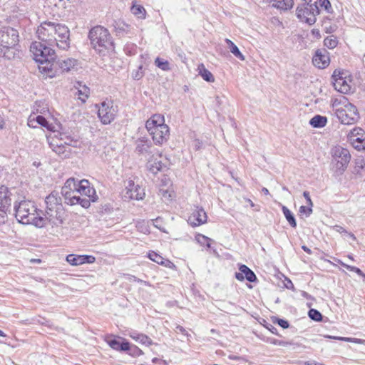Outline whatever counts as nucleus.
Instances as JSON below:
<instances>
[{
    "label": "nucleus",
    "instance_id": "34",
    "mask_svg": "<svg viewBox=\"0 0 365 365\" xmlns=\"http://www.w3.org/2000/svg\"><path fill=\"white\" fill-rule=\"evenodd\" d=\"M130 11L138 19H145L146 18V10L142 5L137 4L135 1L133 2Z\"/></svg>",
    "mask_w": 365,
    "mask_h": 365
},
{
    "label": "nucleus",
    "instance_id": "35",
    "mask_svg": "<svg viewBox=\"0 0 365 365\" xmlns=\"http://www.w3.org/2000/svg\"><path fill=\"white\" fill-rule=\"evenodd\" d=\"M309 123L314 128H323L327 123V118L325 116L317 115L310 120Z\"/></svg>",
    "mask_w": 365,
    "mask_h": 365
},
{
    "label": "nucleus",
    "instance_id": "18",
    "mask_svg": "<svg viewBox=\"0 0 365 365\" xmlns=\"http://www.w3.org/2000/svg\"><path fill=\"white\" fill-rule=\"evenodd\" d=\"M78 66V61L74 58H65L56 61V76L74 71Z\"/></svg>",
    "mask_w": 365,
    "mask_h": 365
},
{
    "label": "nucleus",
    "instance_id": "5",
    "mask_svg": "<svg viewBox=\"0 0 365 365\" xmlns=\"http://www.w3.org/2000/svg\"><path fill=\"white\" fill-rule=\"evenodd\" d=\"M62 195L65 202L70 205H80L83 208H88V200L80 195L79 191L75 185V178H70L62 187Z\"/></svg>",
    "mask_w": 365,
    "mask_h": 365
},
{
    "label": "nucleus",
    "instance_id": "32",
    "mask_svg": "<svg viewBox=\"0 0 365 365\" xmlns=\"http://www.w3.org/2000/svg\"><path fill=\"white\" fill-rule=\"evenodd\" d=\"M272 6L282 10H288L294 5L293 0H267Z\"/></svg>",
    "mask_w": 365,
    "mask_h": 365
},
{
    "label": "nucleus",
    "instance_id": "14",
    "mask_svg": "<svg viewBox=\"0 0 365 365\" xmlns=\"http://www.w3.org/2000/svg\"><path fill=\"white\" fill-rule=\"evenodd\" d=\"M124 197L128 200H142L145 197V189L136 185L133 180H128L126 182Z\"/></svg>",
    "mask_w": 365,
    "mask_h": 365
},
{
    "label": "nucleus",
    "instance_id": "37",
    "mask_svg": "<svg viewBox=\"0 0 365 365\" xmlns=\"http://www.w3.org/2000/svg\"><path fill=\"white\" fill-rule=\"evenodd\" d=\"M225 42L227 43V44L228 45L229 48H230V52L234 55L236 57H237L238 58H240V60L242 61H244L245 60V56L242 55V53L240 51L239 48H237V46L230 39L228 38H226L225 39Z\"/></svg>",
    "mask_w": 365,
    "mask_h": 365
},
{
    "label": "nucleus",
    "instance_id": "16",
    "mask_svg": "<svg viewBox=\"0 0 365 365\" xmlns=\"http://www.w3.org/2000/svg\"><path fill=\"white\" fill-rule=\"evenodd\" d=\"M158 195L165 204L173 202L176 197L173 183L170 181L166 182H163L160 185Z\"/></svg>",
    "mask_w": 365,
    "mask_h": 365
},
{
    "label": "nucleus",
    "instance_id": "8",
    "mask_svg": "<svg viewBox=\"0 0 365 365\" xmlns=\"http://www.w3.org/2000/svg\"><path fill=\"white\" fill-rule=\"evenodd\" d=\"M98 109V117L104 125L112 123L118 113V106L114 105L111 99H106L99 104L96 105Z\"/></svg>",
    "mask_w": 365,
    "mask_h": 365
},
{
    "label": "nucleus",
    "instance_id": "53",
    "mask_svg": "<svg viewBox=\"0 0 365 365\" xmlns=\"http://www.w3.org/2000/svg\"><path fill=\"white\" fill-rule=\"evenodd\" d=\"M307 4H316L317 0H303Z\"/></svg>",
    "mask_w": 365,
    "mask_h": 365
},
{
    "label": "nucleus",
    "instance_id": "2",
    "mask_svg": "<svg viewBox=\"0 0 365 365\" xmlns=\"http://www.w3.org/2000/svg\"><path fill=\"white\" fill-rule=\"evenodd\" d=\"M145 128L154 145L162 146L170 138V128L165 122L163 114L154 113L145 123Z\"/></svg>",
    "mask_w": 365,
    "mask_h": 365
},
{
    "label": "nucleus",
    "instance_id": "6",
    "mask_svg": "<svg viewBox=\"0 0 365 365\" xmlns=\"http://www.w3.org/2000/svg\"><path fill=\"white\" fill-rule=\"evenodd\" d=\"M331 79L336 91L344 94L349 93L351 91L353 78L349 71L336 68L332 73Z\"/></svg>",
    "mask_w": 365,
    "mask_h": 365
},
{
    "label": "nucleus",
    "instance_id": "61",
    "mask_svg": "<svg viewBox=\"0 0 365 365\" xmlns=\"http://www.w3.org/2000/svg\"><path fill=\"white\" fill-rule=\"evenodd\" d=\"M31 262L40 263L41 261L39 259H31Z\"/></svg>",
    "mask_w": 365,
    "mask_h": 365
},
{
    "label": "nucleus",
    "instance_id": "31",
    "mask_svg": "<svg viewBox=\"0 0 365 365\" xmlns=\"http://www.w3.org/2000/svg\"><path fill=\"white\" fill-rule=\"evenodd\" d=\"M352 173L356 178L365 176V160L364 159L360 158L355 160Z\"/></svg>",
    "mask_w": 365,
    "mask_h": 365
},
{
    "label": "nucleus",
    "instance_id": "23",
    "mask_svg": "<svg viewBox=\"0 0 365 365\" xmlns=\"http://www.w3.org/2000/svg\"><path fill=\"white\" fill-rule=\"evenodd\" d=\"M45 202L46 213L51 217H57L58 214L62 210V205L59 202L58 198L53 195H50L46 197Z\"/></svg>",
    "mask_w": 365,
    "mask_h": 365
},
{
    "label": "nucleus",
    "instance_id": "52",
    "mask_svg": "<svg viewBox=\"0 0 365 365\" xmlns=\"http://www.w3.org/2000/svg\"><path fill=\"white\" fill-rule=\"evenodd\" d=\"M4 120L3 117L0 115V130H1L4 126Z\"/></svg>",
    "mask_w": 365,
    "mask_h": 365
},
{
    "label": "nucleus",
    "instance_id": "54",
    "mask_svg": "<svg viewBox=\"0 0 365 365\" xmlns=\"http://www.w3.org/2000/svg\"><path fill=\"white\" fill-rule=\"evenodd\" d=\"M36 112H37V113H42V114H45V113H46V112H48V108L46 106V107H45V108H43V110H38L37 109V110H36Z\"/></svg>",
    "mask_w": 365,
    "mask_h": 365
},
{
    "label": "nucleus",
    "instance_id": "41",
    "mask_svg": "<svg viewBox=\"0 0 365 365\" xmlns=\"http://www.w3.org/2000/svg\"><path fill=\"white\" fill-rule=\"evenodd\" d=\"M155 64L157 67L163 71H167L170 70L169 62L167 60H164L160 57L155 58Z\"/></svg>",
    "mask_w": 365,
    "mask_h": 365
},
{
    "label": "nucleus",
    "instance_id": "29",
    "mask_svg": "<svg viewBox=\"0 0 365 365\" xmlns=\"http://www.w3.org/2000/svg\"><path fill=\"white\" fill-rule=\"evenodd\" d=\"M240 272L235 274V277L239 281H243L246 279L250 282L256 281L257 277L255 274L246 265L242 264L239 267Z\"/></svg>",
    "mask_w": 365,
    "mask_h": 365
},
{
    "label": "nucleus",
    "instance_id": "10",
    "mask_svg": "<svg viewBox=\"0 0 365 365\" xmlns=\"http://www.w3.org/2000/svg\"><path fill=\"white\" fill-rule=\"evenodd\" d=\"M30 51L36 63L46 59L56 58L55 50L41 41L33 42L30 46Z\"/></svg>",
    "mask_w": 365,
    "mask_h": 365
},
{
    "label": "nucleus",
    "instance_id": "28",
    "mask_svg": "<svg viewBox=\"0 0 365 365\" xmlns=\"http://www.w3.org/2000/svg\"><path fill=\"white\" fill-rule=\"evenodd\" d=\"M11 192L6 185L0 186V210L4 213L11 206Z\"/></svg>",
    "mask_w": 365,
    "mask_h": 365
},
{
    "label": "nucleus",
    "instance_id": "50",
    "mask_svg": "<svg viewBox=\"0 0 365 365\" xmlns=\"http://www.w3.org/2000/svg\"><path fill=\"white\" fill-rule=\"evenodd\" d=\"M138 229L140 232H143L144 234H149L150 233V231H149V227L148 225H138Z\"/></svg>",
    "mask_w": 365,
    "mask_h": 365
},
{
    "label": "nucleus",
    "instance_id": "1",
    "mask_svg": "<svg viewBox=\"0 0 365 365\" xmlns=\"http://www.w3.org/2000/svg\"><path fill=\"white\" fill-rule=\"evenodd\" d=\"M36 34L40 40L51 46L56 45L63 50L69 48L70 31L63 24L44 21L38 27Z\"/></svg>",
    "mask_w": 365,
    "mask_h": 365
},
{
    "label": "nucleus",
    "instance_id": "27",
    "mask_svg": "<svg viewBox=\"0 0 365 365\" xmlns=\"http://www.w3.org/2000/svg\"><path fill=\"white\" fill-rule=\"evenodd\" d=\"M37 125H41L49 131H55V127L52 124L48 123L43 116L40 115L36 116L34 114L30 115L28 119V125L31 128H36Z\"/></svg>",
    "mask_w": 365,
    "mask_h": 365
},
{
    "label": "nucleus",
    "instance_id": "57",
    "mask_svg": "<svg viewBox=\"0 0 365 365\" xmlns=\"http://www.w3.org/2000/svg\"><path fill=\"white\" fill-rule=\"evenodd\" d=\"M307 200V205H308V206H309V207H312V206H313V202H312V200H311V197L308 198V199H307V200Z\"/></svg>",
    "mask_w": 365,
    "mask_h": 365
},
{
    "label": "nucleus",
    "instance_id": "11",
    "mask_svg": "<svg viewBox=\"0 0 365 365\" xmlns=\"http://www.w3.org/2000/svg\"><path fill=\"white\" fill-rule=\"evenodd\" d=\"M36 208L31 201H21L16 210V217L23 224H29L34 220L36 215Z\"/></svg>",
    "mask_w": 365,
    "mask_h": 365
},
{
    "label": "nucleus",
    "instance_id": "13",
    "mask_svg": "<svg viewBox=\"0 0 365 365\" xmlns=\"http://www.w3.org/2000/svg\"><path fill=\"white\" fill-rule=\"evenodd\" d=\"M297 16L302 21L312 25L316 22V15L319 14L316 4H306L298 6Z\"/></svg>",
    "mask_w": 365,
    "mask_h": 365
},
{
    "label": "nucleus",
    "instance_id": "42",
    "mask_svg": "<svg viewBox=\"0 0 365 365\" xmlns=\"http://www.w3.org/2000/svg\"><path fill=\"white\" fill-rule=\"evenodd\" d=\"M146 256L149 259L158 264L163 259V257L161 255L153 250L148 251Z\"/></svg>",
    "mask_w": 365,
    "mask_h": 365
},
{
    "label": "nucleus",
    "instance_id": "51",
    "mask_svg": "<svg viewBox=\"0 0 365 365\" xmlns=\"http://www.w3.org/2000/svg\"><path fill=\"white\" fill-rule=\"evenodd\" d=\"M319 4L321 6H324L326 9L331 6V4L329 0H319Z\"/></svg>",
    "mask_w": 365,
    "mask_h": 365
},
{
    "label": "nucleus",
    "instance_id": "46",
    "mask_svg": "<svg viewBox=\"0 0 365 365\" xmlns=\"http://www.w3.org/2000/svg\"><path fill=\"white\" fill-rule=\"evenodd\" d=\"M160 265H162L165 267L169 268L173 270H177L176 265L173 262H171L170 259H165L164 257H163V259L160 262Z\"/></svg>",
    "mask_w": 365,
    "mask_h": 365
},
{
    "label": "nucleus",
    "instance_id": "19",
    "mask_svg": "<svg viewBox=\"0 0 365 365\" xmlns=\"http://www.w3.org/2000/svg\"><path fill=\"white\" fill-rule=\"evenodd\" d=\"M207 221V215L205 210L201 207H195L192 210L187 217V222L192 227H198Z\"/></svg>",
    "mask_w": 365,
    "mask_h": 365
},
{
    "label": "nucleus",
    "instance_id": "15",
    "mask_svg": "<svg viewBox=\"0 0 365 365\" xmlns=\"http://www.w3.org/2000/svg\"><path fill=\"white\" fill-rule=\"evenodd\" d=\"M349 139L353 147L359 150H365V131L359 127L353 128L349 135Z\"/></svg>",
    "mask_w": 365,
    "mask_h": 365
},
{
    "label": "nucleus",
    "instance_id": "21",
    "mask_svg": "<svg viewBox=\"0 0 365 365\" xmlns=\"http://www.w3.org/2000/svg\"><path fill=\"white\" fill-rule=\"evenodd\" d=\"M312 63L315 67L319 69L326 68L330 63L329 52L325 49L317 50L312 57Z\"/></svg>",
    "mask_w": 365,
    "mask_h": 365
},
{
    "label": "nucleus",
    "instance_id": "45",
    "mask_svg": "<svg viewBox=\"0 0 365 365\" xmlns=\"http://www.w3.org/2000/svg\"><path fill=\"white\" fill-rule=\"evenodd\" d=\"M309 316L311 319H312L317 322H319L322 319V316L321 313L319 311L314 309H312L309 310Z\"/></svg>",
    "mask_w": 365,
    "mask_h": 365
},
{
    "label": "nucleus",
    "instance_id": "58",
    "mask_svg": "<svg viewBox=\"0 0 365 365\" xmlns=\"http://www.w3.org/2000/svg\"><path fill=\"white\" fill-rule=\"evenodd\" d=\"M303 195H304V197H305V199H306V200H307L308 198H309V197H310V196H309V192H307V191H304V192H303Z\"/></svg>",
    "mask_w": 365,
    "mask_h": 365
},
{
    "label": "nucleus",
    "instance_id": "36",
    "mask_svg": "<svg viewBox=\"0 0 365 365\" xmlns=\"http://www.w3.org/2000/svg\"><path fill=\"white\" fill-rule=\"evenodd\" d=\"M195 240L200 245L205 247L207 249H209L211 247V242L212 240L204 235L200 233L196 234Z\"/></svg>",
    "mask_w": 365,
    "mask_h": 365
},
{
    "label": "nucleus",
    "instance_id": "25",
    "mask_svg": "<svg viewBox=\"0 0 365 365\" xmlns=\"http://www.w3.org/2000/svg\"><path fill=\"white\" fill-rule=\"evenodd\" d=\"M66 261L73 266H78L83 264H93L96 262V257L93 255H78L71 254L66 257Z\"/></svg>",
    "mask_w": 365,
    "mask_h": 365
},
{
    "label": "nucleus",
    "instance_id": "17",
    "mask_svg": "<svg viewBox=\"0 0 365 365\" xmlns=\"http://www.w3.org/2000/svg\"><path fill=\"white\" fill-rule=\"evenodd\" d=\"M56 58L46 59L37 62L39 72L46 78H54L56 76Z\"/></svg>",
    "mask_w": 365,
    "mask_h": 365
},
{
    "label": "nucleus",
    "instance_id": "55",
    "mask_svg": "<svg viewBox=\"0 0 365 365\" xmlns=\"http://www.w3.org/2000/svg\"><path fill=\"white\" fill-rule=\"evenodd\" d=\"M346 341H353V342H356V343H359L360 339L347 338V339H346Z\"/></svg>",
    "mask_w": 365,
    "mask_h": 365
},
{
    "label": "nucleus",
    "instance_id": "20",
    "mask_svg": "<svg viewBox=\"0 0 365 365\" xmlns=\"http://www.w3.org/2000/svg\"><path fill=\"white\" fill-rule=\"evenodd\" d=\"M163 158L161 152L152 155L147 161V169L153 174H157L162 171L165 167V163L163 162Z\"/></svg>",
    "mask_w": 365,
    "mask_h": 365
},
{
    "label": "nucleus",
    "instance_id": "60",
    "mask_svg": "<svg viewBox=\"0 0 365 365\" xmlns=\"http://www.w3.org/2000/svg\"><path fill=\"white\" fill-rule=\"evenodd\" d=\"M262 192L265 195H269V192L268 189H267L266 187L262 188Z\"/></svg>",
    "mask_w": 365,
    "mask_h": 365
},
{
    "label": "nucleus",
    "instance_id": "48",
    "mask_svg": "<svg viewBox=\"0 0 365 365\" xmlns=\"http://www.w3.org/2000/svg\"><path fill=\"white\" fill-rule=\"evenodd\" d=\"M272 322L274 324H277L279 326H280L283 329H287L289 327V324L287 320L282 319H278L275 318L272 319Z\"/></svg>",
    "mask_w": 365,
    "mask_h": 365
},
{
    "label": "nucleus",
    "instance_id": "24",
    "mask_svg": "<svg viewBox=\"0 0 365 365\" xmlns=\"http://www.w3.org/2000/svg\"><path fill=\"white\" fill-rule=\"evenodd\" d=\"M47 139L51 148L56 154L66 157L70 153L68 146L63 144L61 140H58V137L47 136Z\"/></svg>",
    "mask_w": 365,
    "mask_h": 365
},
{
    "label": "nucleus",
    "instance_id": "56",
    "mask_svg": "<svg viewBox=\"0 0 365 365\" xmlns=\"http://www.w3.org/2000/svg\"><path fill=\"white\" fill-rule=\"evenodd\" d=\"M246 202L250 205V207H254L255 203L250 199H246Z\"/></svg>",
    "mask_w": 365,
    "mask_h": 365
},
{
    "label": "nucleus",
    "instance_id": "47",
    "mask_svg": "<svg viewBox=\"0 0 365 365\" xmlns=\"http://www.w3.org/2000/svg\"><path fill=\"white\" fill-rule=\"evenodd\" d=\"M312 212V209L309 206L302 205L299 207V214L301 215L309 216Z\"/></svg>",
    "mask_w": 365,
    "mask_h": 365
},
{
    "label": "nucleus",
    "instance_id": "26",
    "mask_svg": "<svg viewBox=\"0 0 365 365\" xmlns=\"http://www.w3.org/2000/svg\"><path fill=\"white\" fill-rule=\"evenodd\" d=\"M117 338H120V337L113 336V335H110V336H107L106 337L105 341L109 345V346L114 350L120 351H129L130 343L124 339H123V341L120 342L117 340Z\"/></svg>",
    "mask_w": 365,
    "mask_h": 365
},
{
    "label": "nucleus",
    "instance_id": "63",
    "mask_svg": "<svg viewBox=\"0 0 365 365\" xmlns=\"http://www.w3.org/2000/svg\"><path fill=\"white\" fill-rule=\"evenodd\" d=\"M0 336H2V337H5L6 336V334H4V332L1 330H0Z\"/></svg>",
    "mask_w": 365,
    "mask_h": 365
},
{
    "label": "nucleus",
    "instance_id": "43",
    "mask_svg": "<svg viewBox=\"0 0 365 365\" xmlns=\"http://www.w3.org/2000/svg\"><path fill=\"white\" fill-rule=\"evenodd\" d=\"M337 262L341 264L342 267H345L346 269H347L348 270L351 271V272H354L355 273H356L359 276H361L363 277H365V274H364L362 272V271L356 267H354V266H351V265H349V264H346L345 263H344L343 262H341V260L339 259H337Z\"/></svg>",
    "mask_w": 365,
    "mask_h": 365
},
{
    "label": "nucleus",
    "instance_id": "40",
    "mask_svg": "<svg viewBox=\"0 0 365 365\" xmlns=\"http://www.w3.org/2000/svg\"><path fill=\"white\" fill-rule=\"evenodd\" d=\"M324 45L329 49L336 48L338 45V40L334 36H329L324 38Z\"/></svg>",
    "mask_w": 365,
    "mask_h": 365
},
{
    "label": "nucleus",
    "instance_id": "4",
    "mask_svg": "<svg viewBox=\"0 0 365 365\" xmlns=\"http://www.w3.org/2000/svg\"><path fill=\"white\" fill-rule=\"evenodd\" d=\"M331 105L336 117L343 124H354L359 118L357 108L344 96L334 99Z\"/></svg>",
    "mask_w": 365,
    "mask_h": 365
},
{
    "label": "nucleus",
    "instance_id": "33",
    "mask_svg": "<svg viewBox=\"0 0 365 365\" xmlns=\"http://www.w3.org/2000/svg\"><path fill=\"white\" fill-rule=\"evenodd\" d=\"M197 71L199 75L207 82L213 83L215 81V77L212 73L208 71L203 63H200L197 66Z\"/></svg>",
    "mask_w": 365,
    "mask_h": 365
},
{
    "label": "nucleus",
    "instance_id": "38",
    "mask_svg": "<svg viewBox=\"0 0 365 365\" xmlns=\"http://www.w3.org/2000/svg\"><path fill=\"white\" fill-rule=\"evenodd\" d=\"M282 212L289 224L292 227L295 228L297 227V222L292 212L285 206L282 207Z\"/></svg>",
    "mask_w": 365,
    "mask_h": 365
},
{
    "label": "nucleus",
    "instance_id": "59",
    "mask_svg": "<svg viewBox=\"0 0 365 365\" xmlns=\"http://www.w3.org/2000/svg\"><path fill=\"white\" fill-rule=\"evenodd\" d=\"M339 229L337 230V231L340 233H344V232H346V231L345 230L344 228H343L342 227H338Z\"/></svg>",
    "mask_w": 365,
    "mask_h": 365
},
{
    "label": "nucleus",
    "instance_id": "12",
    "mask_svg": "<svg viewBox=\"0 0 365 365\" xmlns=\"http://www.w3.org/2000/svg\"><path fill=\"white\" fill-rule=\"evenodd\" d=\"M75 185L80 192V195L88 200V207L91 202H94L98 200L95 188L91 185V182L86 180H78L75 178Z\"/></svg>",
    "mask_w": 365,
    "mask_h": 365
},
{
    "label": "nucleus",
    "instance_id": "64",
    "mask_svg": "<svg viewBox=\"0 0 365 365\" xmlns=\"http://www.w3.org/2000/svg\"><path fill=\"white\" fill-rule=\"evenodd\" d=\"M349 235L350 236V237L353 238L354 240H355V239H356V237H355V236H354V234H352V233H349Z\"/></svg>",
    "mask_w": 365,
    "mask_h": 365
},
{
    "label": "nucleus",
    "instance_id": "7",
    "mask_svg": "<svg viewBox=\"0 0 365 365\" xmlns=\"http://www.w3.org/2000/svg\"><path fill=\"white\" fill-rule=\"evenodd\" d=\"M331 163L333 168L339 172H344L351 160L349 151L340 145H335L331 149Z\"/></svg>",
    "mask_w": 365,
    "mask_h": 365
},
{
    "label": "nucleus",
    "instance_id": "44",
    "mask_svg": "<svg viewBox=\"0 0 365 365\" xmlns=\"http://www.w3.org/2000/svg\"><path fill=\"white\" fill-rule=\"evenodd\" d=\"M129 351H130L129 354L133 357H138L144 354L143 351L138 346L130 343Z\"/></svg>",
    "mask_w": 365,
    "mask_h": 365
},
{
    "label": "nucleus",
    "instance_id": "22",
    "mask_svg": "<svg viewBox=\"0 0 365 365\" xmlns=\"http://www.w3.org/2000/svg\"><path fill=\"white\" fill-rule=\"evenodd\" d=\"M71 91H73V96L77 100L80 101L82 104L86 103L91 94L89 87L81 81H76Z\"/></svg>",
    "mask_w": 365,
    "mask_h": 365
},
{
    "label": "nucleus",
    "instance_id": "30",
    "mask_svg": "<svg viewBox=\"0 0 365 365\" xmlns=\"http://www.w3.org/2000/svg\"><path fill=\"white\" fill-rule=\"evenodd\" d=\"M129 336L142 345L149 346L153 344V340L148 336L143 333H138L135 331L130 332L129 334Z\"/></svg>",
    "mask_w": 365,
    "mask_h": 365
},
{
    "label": "nucleus",
    "instance_id": "3",
    "mask_svg": "<svg viewBox=\"0 0 365 365\" xmlns=\"http://www.w3.org/2000/svg\"><path fill=\"white\" fill-rule=\"evenodd\" d=\"M92 48L98 53L104 54L114 47L112 36L109 31L102 26L93 27L88 33Z\"/></svg>",
    "mask_w": 365,
    "mask_h": 365
},
{
    "label": "nucleus",
    "instance_id": "49",
    "mask_svg": "<svg viewBox=\"0 0 365 365\" xmlns=\"http://www.w3.org/2000/svg\"><path fill=\"white\" fill-rule=\"evenodd\" d=\"M30 223L34 224L36 226L41 227L44 226L45 220L43 217H36L34 216V220L31 221Z\"/></svg>",
    "mask_w": 365,
    "mask_h": 365
},
{
    "label": "nucleus",
    "instance_id": "39",
    "mask_svg": "<svg viewBox=\"0 0 365 365\" xmlns=\"http://www.w3.org/2000/svg\"><path fill=\"white\" fill-rule=\"evenodd\" d=\"M58 140H61L63 144L67 146L73 145V143H76V140H74L71 135H68L65 133H60Z\"/></svg>",
    "mask_w": 365,
    "mask_h": 365
},
{
    "label": "nucleus",
    "instance_id": "62",
    "mask_svg": "<svg viewBox=\"0 0 365 365\" xmlns=\"http://www.w3.org/2000/svg\"><path fill=\"white\" fill-rule=\"evenodd\" d=\"M303 250L307 252V253L310 254L311 253V251L309 248L306 247L305 246H303L302 247Z\"/></svg>",
    "mask_w": 365,
    "mask_h": 365
},
{
    "label": "nucleus",
    "instance_id": "9",
    "mask_svg": "<svg viewBox=\"0 0 365 365\" xmlns=\"http://www.w3.org/2000/svg\"><path fill=\"white\" fill-rule=\"evenodd\" d=\"M19 33L13 28L0 31V56H5L6 52L15 47L19 43Z\"/></svg>",
    "mask_w": 365,
    "mask_h": 365
}]
</instances>
